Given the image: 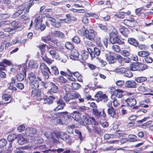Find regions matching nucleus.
<instances>
[{
	"mask_svg": "<svg viewBox=\"0 0 153 153\" xmlns=\"http://www.w3.org/2000/svg\"><path fill=\"white\" fill-rule=\"evenodd\" d=\"M92 128L93 131L98 134H100L102 131V129L100 127L96 126H93Z\"/></svg>",
	"mask_w": 153,
	"mask_h": 153,
	"instance_id": "obj_37",
	"label": "nucleus"
},
{
	"mask_svg": "<svg viewBox=\"0 0 153 153\" xmlns=\"http://www.w3.org/2000/svg\"><path fill=\"white\" fill-rule=\"evenodd\" d=\"M51 69L53 71V73L54 74L55 76L58 75L59 73L58 69L56 67L53 65L51 66Z\"/></svg>",
	"mask_w": 153,
	"mask_h": 153,
	"instance_id": "obj_51",
	"label": "nucleus"
},
{
	"mask_svg": "<svg viewBox=\"0 0 153 153\" xmlns=\"http://www.w3.org/2000/svg\"><path fill=\"white\" fill-rule=\"evenodd\" d=\"M30 88L32 90L37 89L39 87V82L37 80L31 82Z\"/></svg>",
	"mask_w": 153,
	"mask_h": 153,
	"instance_id": "obj_26",
	"label": "nucleus"
},
{
	"mask_svg": "<svg viewBox=\"0 0 153 153\" xmlns=\"http://www.w3.org/2000/svg\"><path fill=\"white\" fill-rule=\"evenodd\" d=\"M51 89L48 91L47 94H51L53 93H56L58 91V87L53 83H51Z\"/></svg>",
	"mask_w": 153,
	"mask_h": 153,
	"instance_id": "obj_21",
	"label": "nucleus"
},
{
	"mask_svg": "<svg viewBox=\"0 0 153 153\" xmlns=\"http://www.w3.org/2000/svg\"><path fill=\"white\" fill-rule=\"evenodd\" d=\"M126 87L128 88H135L137 87V84L134 80H129L126 81Z\"/></svg>",
	"mask_w": 153,
	"mask_h": 153,
	"instance_id": "obj_18",
	"label": "nucleus"
},
{
	"mask_svg": "<svg viewBox=\"0 0 153 153\" xmlns=\"http://www.w3.org/2000/svg\"><path fill=\"white\" fill-rule=\"evenodd\" d=\"M64 89L66 92V95L68 94V93L70 92L71 90L70 86L68 85H65L64 87Z\"/></svg>",
	"mask_w": 153,
	"mask_h": 153,
	"instance_id": "obj_58",
	"label": "nucleus"
},
{
	"mask_svg": "<svg viewBox=\"0 0 153 153\" xmlns=\"http://www.w3.org/2000/svg\"><path fill=\"white\" fill-rule=\"evenodd\" d=\"M78 33L81 35H84L86 38L91 41H94L96 33L93 29L88 30L85 27H83L81 30L78 31Z\"/></svg>",
	"mask_w": 153,
	"mask_h": 153,
	"instance_id": "obj_1",
	"label": "nucleus"
},
{
	"mask_svg": "<svg viewBox=\"0 0 153 153\" xmlns=\"http://www.w3.org/2000/svg\"><path fill=\"white\" fill-rule=\"evenodd\" d=\"M136 64H138L139 65V67L140 69L142 71L146 69L147 68V66L145 64H143L141 63L137 62Z\"/></svg>",
	"mask_w": 153,
	"mask_h": 153,
	"instance_id": "obj_48",
	"label": "nucleus"
},
{
	"mask_svg": "<svg viewBox=\"0 0 153 153\" xmlns=\"http://www.w3.org/2000/svg\"><path fill=\"white\" fill-rule=\"evenodd\" d=\"M59 138L63 140H66L68 138V135L66 133L60 131L58 132V136H57V139H59Z\"/></svg>",
	"mask_w": 153,
	"mask_h": 153,
	"instance_id": "obj_27",
	"label": "nucleus"
},
{
	"mask_svg": "<svg viewBox=\"0 0 153 153\" xmlns=\"http://www.w3.org/2000/svg\"><path fill=\"white\" fill-rule=\"evenodd\" d=\"M56 98L53 96H49L48 97L44 98L43 97V100L44 103L50 104H52L53 102V100H55Z\"/></svg>",
	"mask_w": 153,
	"mask_h": 153,
	"instance_id": "obj_20",
	"label": "nucleus"
},
{
	"mask_svg": "<svg viewBox=\"0 0 153 153\" xmlns=\"http://www.w3.org/2000/svg\"><path fill=\"white\" fill-rule=\"evenodd\" d=\"M40 68L42 73L46 72H48L50 74H51L49 68L47 67L46 64L43 62L41 63L40 65Z\"/></svg>",
	"mask_w": 153,
	"mask_h": 153,
	"instance_id": "obj_23",
	"label": "nucleus"
},
{
	"mask_svg": "<svg viewBox=\"0 0 153 153\" xmlns=\"http://www.w3.org/2000/svg\"><path fill=\"white\" fill-rule=\"evenodd\" d=\"M50 40H51V37L49 36L42 37L41 38V40L47 44L49 43Z\"/></svg>",
	"mask_w": 153,
	"mask_h": 153,
	"instance_id": "obj_46",
	"label": "nucleus"
},
{
	"mask_svg": "<svg viewBox=\"0 0 153 153\" xmlns=\"http://www.w3.org/2000/svg\"><path fill=\"white\" fill-rule=\"evenodd\" d=\"M123 22L126 26L130 27H135L136 23V21L133 18H131L130 20L125 19Z\"/></svg>",
	"mask_w": 153,
	"mask_h": 153,
	"instance_id": "obj_12",
	"label": "nucleus"
},
{
	"mask_svg": "<svg viewBox=\"0 0 153 153\" xmlns=\"http://www.w3.org/2000/svg\"><path fill=\"white\" fill-rule=\"evenodd\" d=\"M65 47L67 49L69 50H71L73 48L72 45L68 42H67L65 43Z\"/></svg>",
	"mask_w": 153,
	"mask_h": 153,
	"instance_id": "obj_63",
	"label": "nucleus"
},
{
	"mask_svg": "<svg viewBox=\"0 0 153 153\" xmlns=\"http://www.w3.org/2000/svg\"><path fill=\"white\" fill-rule=\"evenodd\" d=\"M95 98H97L99 101H102L104 102L107 101V97L105 94H103L101 91L98 92L94 96Z\"/></svg>",
	"mask_w": 153,
	"mask_h": 153,
	"instance_id": "obj_8",
	"label": "nucleus"
},
{
	"mask_svg": "<svg viewBox=\"0 0 153 153\" xmlns=\"http://www.w3.org/2000/svg\"><path fill=\"white\" fill-rule=\"evenodd\" d=\"M89 52L88 51H84L82 54V57L83 59H86L88 58Z\"/></svg>",
	"mask_w": 153,
	"mask_h": 153,
	"instance_id": "obj_61",
	"label": "nucleus"
},
{
	"mask_svg": "<svg viewBox=\"0 0 153 153\" xmlns=\"http://www.w3.org/2000/svg\"><path fill=\"white\" fill-rule=\"evenodd\" d=\"M120 31L122 34L126 37H128L129 33L128 30L124 26L121 27L119 29Z\"/></svg>",
	"mask_w": 153,
	"mask_h": 153,
	"instance_id": "obj_25",
	"label": "nucleus"
},
{
	"mask_svg": "<svg viewBox=\"0 0 153 153\" xmlns=\"http://www.w3.org/2000/svg\"><path fill=\"white\" fill-rule=\"evenodd\" d=\"M79 55L78 51L75 49H73L71 51L70 58L74 60H77L78 58Z\"/></svg>",
	"mask_w": 153,
	"mask_h": 153,
	"instance_id": "obj_19",
	"label": "nucleus"
},
{
	"mask_svg": "<svg viewBox=\"0 0 153 153\" xmlns=\"http://www.w3.org/2000/svg\"><path fill=\"white\" fill-rule=\"evenodd\" d=\"M5 69V67H0V77L2 78H5L6 77V74L5 73L1 71V70H4Z\"/></svg>",
	"mask_w": 153,
	"mask_h": 153,
	"instance_id": "obj_56",
	"label": "nucleus"
},
{
	"mask_svg": "<svg viewBox=\"0 0 153 153\" xmlns=\"http://www.w3.org/2000/svg\"><path fill=\"white\" fill-rule=\"evenodd\" d=\"M56 80L58 82L62 83H65L67 81L66 79H65L61 76H60L56 78Z\"/></svg>",
	"mask_w": 153,
	"mask_h": 153,
	"instance_id": "obj_45",
	"label": "nucleus"
},
{
	"mask_svg": "<svg viewBox=\"0 0 153 153\" xmlns=\"http://www.w3.org/2000/svg\"><path fill=\"white\" fill-rule=\"evenodd\" d=\"M128 42L129 44L136 47L138 45V42L134 38H128Z\"/></svg>",
	"mask_w": 153,
	"mask_h": 153,
	"instance_id": "obj_28",
	"label": "nucleus"
},
{
	"mask_svg": "<svg viewBox=\"0 0 153 153\" xmlns=\"http://www.w3.org/2000/svg\"><path fill=\"white\" fill-rule=\"evenodd\" d=\"M125 14L126 12H121L114 14V16L119 18L122 19L124 18Z\"/></svg>",
	"mask_w": 153,
	"mask_h": 153,
	"instance_id": "obj_40",
	"label": "nucleus"
},
{
	"mask_svg": "<svg viewBox=\"0 0 153 153\" xmlns=\"http://www.w3.org/2000/svg\"><path fill=\"white\" fill-rule=\"evenodd\" d=\"M31 95L33 97H37V100L39 101L42 100L43 97L42 96V94L41 91L39 89L32 90L31 92Z\"/></svg>",
	"mask_w": 153,
	"mask_h": 153,
	"instance_id": "obj_10",
	"label": "nucleus"
},
{
	"mask_svg": "<svg viewBox=\"0 0 153 153\" xmlns=\"http://www.w3.org/2000/svg\"><path fill=\"white\" fill-rule=\"evenodd\" d=\"M23 9L22 10H19L17 12L15 13L13 15L12 17L13 18H15L20 15L23 12Z\"/></svg>",
	"mask_w": 153,
	"mask_h": 153,
	"instance_id": "obj_54",
	"label": "nucleus"
},
{
	"mask_svg": "<svg viewBox=\"0 0 153 153\" xmlns=\"http://www.w3.org/2000/svg\"><path fill=\"white\" fill-rule=\"evenodd\" d=\"M118 33L114 30L110 34V41L112 44L117 43L119 45L124 44V42L119 38Z\"/></svg>",
	"mask_w": 153,
	"mask_h": 153,
	"instance_id": "obj_2",
	"label": "nucleus"
},
{
	"mask_svg": "<svg viewBox=\"0 0 153 153\" xmlns=\"http://www.w3.org/2000/svg\"><path fill=\"white\" fill-rule=\"evenodd\" d=\"M51 24L55 27H58L61 26V24L59 22H56L55 20L52 23H50Z\"/></svg>",
	"mask_w": 153,
	"mask_h": 153,
	"instance_id": "obj_60",
	"label": "nucleus"
},
{
	"mask_svg": "<svg viewBox=\"0 0 153 153\" xmlns=\"http://www.w3.org/2000/svg\"><path fill=\"white\" fill-rule=\"evenodd\" d=\"M43 59L46 62L49 64H51L53 61V60L48 58L46 56H45L44 58H43Z\"/></svg>",
	"mask_w": 153,
	"mask_h": 153,
	"instance_id": "obj_64",
	"label": "nucleus"
},
{
	"mask_svg": "<svg viewBox=\"0 0 153 153\" xmlns=\"http://www.w3.org/2000/svg\"><path fill=\"white\" fill-rule=\"evenodd\" d=\"M87 51L89 52L92 59L95 57V55L97 56L100 55V49L97 48H94V51L91 48L87 47Z\"/></svg>",
	"mask_w": 153,
	"mask_h": 153,
	"instance_id": "obj_7",
	"label": "nucleus"
},
{
	"mask_svg": "<svg viewBox=\"0 0 153 153\" xmlns=\"http://www.w3.org/2000/svg\"><path fill=\"white\" fill-rule=\"evenodd\" d=\"M27 140L21 135H19L18 137V142L20 145H23L26 143Z\"/></svg>",
	"mask_w": 153,
	"mask_h": 153,
	"instance_id": "obj_29",
	"label": "nucleus"
},
{
	"mask_svg": "<svg viewBox=\"0 0 153 153\" xmlns=\"http://www.w3.org/2000/svg\"><path fill=\"white\" fill-rule=\"evenodd\" d=\"M11 25L13 26L12 27L13 30L15 31V30L19 28V26L18 23L16 21H13L11 22Z\"/></svg>",
	"mask_w": 153,
	"mask_h": 153,
	"instance_id": "obj_53",
	"label": "nucleus"
},
{
	"mask_svg": "<svg viewBox=\"0 0 153 153\" xmlns=\"http://www.w3.org/2000/svg\"><path fill=\"white\" fill-rule=\"evenodd\" d=\"M112 92H113L114 94V95H115V97L118 98H121L123 96V92L121 90L117 89L115 91H112Z\"/></svg>",
	"mask_w": 153,
	"mask_h": 153,
	"instance_id": "obj_30",
	"label": "nucleus"
},
{
	"mask_svg": "<svg viewBox=\"0 0 153 153\" xmlns=\"http://www.w3.org/2000/svg\"><path fill=\"white\" fill-rule=\"evenodd\" d=\"M26 69V67L25 64H22V65H20L15 66L10 69L11 71L15 73L16 72H21V71L23 73L25 72V70Z\"/></svg>",
	"mask_w": 153,
	"mask_h": 153,
	"instance_id": "obj_6",
	"label": "nucleus"
},
{
	"mask_svg": "<svg viewBox=\"0 0 153 153\" xmlns=\"http://www.w3.org/2000/svg\"><path fill=\"white\" fill-rule=\"evenodd\" d=\"M56 102L57 106L54 109V111H57L59 110L63 109L65 105V103L62 100L59 99L58 100H56Z\"/></svg>",
	"mask_w": 153,
	"mask_h": 153,
	"instance_id": "obj_14",
	"label": "nucleus"
},
{
	"mask_svg": "<svg viewBox=\"0 0 153 153\" xmlns=\"http://www.w3.org/2000/svg\"><path fill=\"white\" fill-rule=\"evenodd\" d=\"M71 88L73 89L77 90L81 87V85L79 84L74 82L72 83Z\"/></svg>",
	"mask_w": 153,
	"mask_h": 153,
	"instance_id": "obj_44",
	"label": "nucleus"
},
{
	"mask_svg": "<svg viewBox=\"0 0 153 153\" xmlns=\"http://www.w3.org/2000/svg\"><path fill=\"white\" fill-rule=\"evenodd\" d=\"M28 77L30 82L33 81L34 80H37V78L36 76V73L35 72H30L29 74Z\"/></svg>",
	"mask_w": 153,
	"mask_h": 153,
	"instance_id": "obj_33",
	"label": "nucleus"
},
{
	"mask_svg": "<svg viewBox=\"0 0 153 153\" xmlns=\"http://www.w3.org/2000/svg\"><path fill=\"white\" fill-rule=\"evenodd\" d=\"M149 53L148 52L143 51L139 52L138 55L140 56L146 57L147 56H149Z\"/></svg>",
	"mask_w": 153,
	"mask_h": 153,
	"instance_id": "obj_42",
	"label": "nucleus"
},
{
	"mask_svg": "<svg viewBox=\"0 0 153 153\" xmlns=\"http://www.w3.org/2000/svg\"><path fill=\"white\" fill-rule=\"evenodd\" d=\"M71 116L74 120L76 121L79 120L80 118L79 114L77 111H74L71 113Z\"/></svg>",
	"mask_w": 153,
	"mask_h": 153,
	"instance_id": "obj_32",
	"label": "nucleus"
},
{
	"mask_svg": "<svg viewBox=\"0 0 153 153\" xmlns=\"http://www.w3.org/2000/svg\"><path fill=\"white\" fill-rule=\"evenodd\" d=\"M4 64H5L7 65H10L11 64V63L10 61L5 59L3 60L2 62L0 63V66L1 67H4L5 68V66Z\"/></svg>",
	"mask_w": 153,
	"mask_h": 153,
	"instance_id": "obj_38",
	"label": "nucleus"
},
{
	"mask_svg": "<svg viewBox=\"0 0 153 153\" xmlns=\"http://www.w3.org/2000/svg\"><path fill=\"white\" fill-rule=\"evenodd\" d=\"M126 69L124 67H122L119 68H117L114 70V71L117 73L121 74L125 72Z\"/></svg>",
	"mask_w": 153,
	"mask_h": 153,
	"instance_id": "obj_47",
	"label": "nucleus"
},
{
	"mask_svg": "<svg viewBox=\"0 0 153 153\" xmlns=\"http://www.w3.org/2000/svg\"><path fill=\"white\" fill-rule=\"evenodd\" d=\"M58 132H54L51 133L50 132H47L44 134L45 135L47 138L49 139H54L55 137H56L57 138V136H58Z\"/></svg>",
	"mask_w": 153,
	"mask_h": 153,
	"instance_id": "obj_17",
	"label": "nucleus"
},
{
	"mask_svg": "<svg viewBox=\"0 0 153 153\" xmlns=\"http://www.w3.org/2000/svg\"><path fill=\"white\" fill-rule=\"evenodd\" d=\"M36 132V130L35 128H27L25 130V134L26 136H30L32 137V140L36 141V140L37 141L38 139H39V137H34L32 136L35 134Z\"/></svg>",
	"mask_w": 153,
	"mask_h": 153,
	"instance_id": "obj_3",
	"label": "nucleus"
},
{
	"mask_svg": "<svg viewBox=\"0 0 153 153\" xmlns=\"http://www.w3.org/2000/svg\"><path fill=\"white\" fill-rule=\"evenodd\" d=\"M137 136L134 135H129L128 136L129 140L130 142H133L136 141V139Z\"/></svg>",
	"mask_w": 153,
	"mask_h": 153,
	"instance_id": "obj_62",
	"label": "nucleus"
},
{
	"mask_svg": "<svg viewBox=\"0 0 153 153\" xmlns=\"http://www.w3.org/2000/svg\"><path fill=\"white\" fill-rule=\"evenodd\" d=\"M24 76L23 74L19 73L16 76V79L18 81L21 82L24 80Z\"/></svg>",
	"mask_w": 153,
	"mask_h": 153,
	"instance_id": "obj_52",
	"label": "nucleus"
},
{
	"mask_svg": "<svg viewBox=\"0 0 153 153\" xmlns=\"http://www.w3.org/2000/svg\"><path fill=\"white\" fill-rule=\"evenodd\" d=\"M35 149H38L40 150L41 153H50L51 152H55L56 150L53 149H48L45 145H41L35 147Z\"/></svg>",
	"mask_w": 153,
	"mask_h": 153,
	"instance_id": "obj_9",
	"label": "nucleus"
},
{
	"mask_svg": "<svg viewBox=\"0 0 153 153\" xmlns=\"http://www.w3.org/2000/svg\"><path fill=\"white\" fill-rule=\"evenodd\" d=\"M120 53L124 56H128L130 54V52L126 50H122L121 51Z\"/></svg>",
	"mask_w": 153,
	"mask_h": 153,
	"instance_id": "obj_57",
	"label": "nucleus"
},
{
	"mask_svg": "<svg viewBox=\"0 0 153 153\" xmlns=\"http://www.w3.org/2000/svg\"><path fill=\"white\" fill-rule=\"evenodd\" d=\"M112 48L113 51L117 52H119L120 51V47L117 45H114L112 46Z\"/></svg>",
	"mask_w": 153,
	"mask_h": 153,
	"instance_id": "obj_55",
	"label": "nucleus"
},
{
	"mask_svg": "<svg viewBox=\"0 0 153 153\" xmlns=\"http://www.w3.org/2000/svg\"><path fill=\"white\" fill-rule=\"evenodd\" d=\"M11 3L10 0H0L1 7L3 10H4L5 6L6 5L8 8H10L12 7V6L10 5Z\"/></svg>",
	"mask_w": 153,
	"mask_h": 153,
	"instance_id": "obj_13",
	"label": "nucleus"
},
{
	"mask_svg": "<svg viewBox=\"0 0 153 153\" xmlns=\"http://www.w3.org/2000/svg\"><path fill=\"white\" fill-rule=\"evenodd\" d=\"M82 118L84 122L87 125H91L93 123L94 126H97L99 124L97 122L95 121L94 117L83 116Z\"/></svg>",
	"mask_w": 153,
	"mask_h": 153,
	"instance_id": "obj_5",
	"label": "nucleus"
},
{
	"mask_svg": "<svg viewBox=\"0 0 153 153\" xmlns=\"http://www.w3.org/2000/svg\"><path fill=\"white\" fill-rule=\"evenodd\" d=\"M136 64H132L130 65L129 69L130 70L132 71H140V69L139 67V65H135Z\"/></svg>",
	"mask_w": 153,
	"mask_h": 153,
	"instance_id": "obj_39",
	"label": "nucleus"
},
{
	"mask_svg": "<svg viewBox=\"0 0 153 153\" xmlns=\"http://www.w3.org/2000/svg\"><path fill=\"white\" fill-rule=\"evenodd\" d=\"M60 117V113H53L50 114V116H48V117L52 118L51 120H55L57 119Z\"/></svg>",
	"mask_w": 153,
	"mask_h": 153,
	"instance_id": "obj_36",
	"label": "nucleus"
},
{
	"mask_svg": "<svg viewBox=\"0 0 153 153\" xmlns=\"http://www.w3.org/2000/svg\"><path fill=\"white\" fill-rule=\"evenodd\" d=\"M53 34L54 37L62 39H64L65 37V34L59 30H54Z\"/></svg>",
	"mask_w": 153,
	"mask_h": 153,
	"instance_id": "obj_24",
	"label": "nucleus"
},
{
	"mask_svg": "<svg viewBox=\"0 0 153 153\" xmlns=\"http://www.w3.org/2000/svg\"><path fill=\"white\" fill-rule=\"evenodd\" d=\"M7 143V140L4 139L0 140V148H2L5 147Z\"/></svg>",
	"mask_w": 153,
	"mask_h": 153,
	"instance_id": "obj_50",
	"label": "nucleus"
},
{
	"mask_svg": "<svg viewBox=\"0 0 153 153\" xmlns=\"http://www.w3.org/2000/svg\"><path fill=\"white\" fill-rule=\"evenodd\" d=\"M28 65L29 67L31 68L37 69L38 68V65L34 61H30L28 63Z\"/></svg>",
	"mask_w": 153,
	"mask_h": 153,
	"instance_id": "obj_35",
	"label": "nucleus"
},
{
	"mask_svg": "<svg viewBox=\"0 0 153 153\" xmlns=\"http://www.w3.org/2000/svg\"><path fill=\"white\" fill-rule=\"evenodd\" d=\"M111 99L112 100V102L113 103V105L114 107H116L120 105V103L117 100L115 95H112L111 96Z\"/></svg>",
	"mask_w": 153,
	"mask_h": 153,
	"instance_id": "obj_34",
	"label": "nucleus"
},
{
	"mask_svg": "<svg viewBox=\"0 0 153 153\" xmlns=\"http://www.w3.org/2000/svg\"><path fill=\"white\" fill-rule=\"evenodd\" d=\"M107 111L108 115L112 118H115L116 119H117L118 118V116L116 114L115 110L113 107L108 108Z\"/></svg>",
	"mask_w": 153,
	"mask_h": 153,
	"instance_id": "obj_15",
	"label": "nucleus"
},
{
	"mask_svg": "<svg viewBox=\"0 0 153 153\" xmlns=\"http://www.w3.org/2000/svg\"><path fill=\"white\" fill-rule=\"evenodd\" d=\"M126 105L128 106H132L136 104V101L134 98H129L125 100Z\"/></svg>",
	"mask_w": 153,
	"mask_h": 153,
	"instance_id": "obj_22",
	"label": "nucleus"
},
{
	"mask_svg": "<svg viewBox=\"0 0 153 153\" xmlns=\"http://www.w3.org/2000/svg\"><path fill=\"white\" fill-rule=\"evenodd\" d=\"M105 56L106 60L109 63H114L116 61V58L114 56L111 55L110 53L105 54Z\"/></svg>",
	"mask_w": 153,
	"mask_h": 153,
	"instance_id": "obj_16",
	"label": "nucleus"
},
{
	"mask_svg": "<svg viewBox=\"0 0 153 153\" xmlns=\"http://www.w3.org/2000/svg\"><path fill=\"white\" fill-rule=\"evenodd\" d=\"M94 41L96 42L97 45L98 46L101 47L102 46L100 38L98 37V38H96L94 39Z\"/></svg>",
	"mask_w": 153,
	"mask_h": 153,
	"instance_id": "obj_59",
	"label": "nucleus"
},
{
	"mask_svg": "<svg viewBox=\"0 0 153 153\" xmlns=\"http://www.w3.org/2000/svg\"><path fill=\"white\" fill-rule=\"evenodd\" d=\"M147 80V79L145 77H140L136 78L135 80L138 83H141L145 82Z\"/></svg>",
	"mask_w": 153,
	"mask_h": 153,
	"instance_id": "obj_41",
	"label": "nucleus"
},
{
	"mask_svg": "<svg viewBox=\"0 0 153 153\" xmlns=\"http://www.w3.org/2000/svg\"><path fill=\"white\" fill-rule=\"evenodd\" d=\"M90 90V89H88L87 91L85 90V92H84V97H85V98L88 100H90L91 98V96L89 95V93Z\"/></svg>",
	"mask_w": 153,
	"mask_h": 153,
	"instance_id": "obj_49",
	"label": "nucleus"
},
{
	"mask_svg": "<svg viewBox=\"0 0 153 153\" xmlns=\"http://www.w3.org/2000/svg\"><path fill=\"white\" fill-rule=\"evenodd\" d=\"M49 52L50 54L52 56H53V57L55 59H59V56L55 49H54L53 48Z\"/></svg>",
	"mask_w": 153,
	"mask_h": 153,
	"instance_id": "obj_31",
	"label": "nucleus"
},
{
	"mask_svg": "<svg viewBox=\"0 0 153 153\" xmlns=\"http://www.w3.org/2000/svg\"><path fill=\"white\" fill-rule=\"evenodd\" d=\"M80 95L78 93L67 94L65 95L63 99L66 102H68L70 100H74L79 98Z\"/></svg>",
	"mask_w": 153,
	"mask_h": 153,
	"instance_id": "obj_4",
	"label": "nucleus"
},
{
	"mask_svg": "<svg viewBox=\"0 0 153 153\" xmlns=\"http://www.w3.org/2000/svg\"><path fill=\"white\" fill-rule=\"evenodd\" d=\"M117 60L122 66L124 65L125 63L130 62L131 59L129 58H124L120 55L117 56Z\"/></svg>",
	"mask_w": 153,
	"mask_h": 153,
	"instance_id": "obj_11",
	"label": "nucleus"
},
{
	"mask_svg": "<svg viewBox=\"0 0 153 153\" xmlns=\"http://www.w3.org/2000/svg\"><path fill=\"white\" fill-rule=\"evenodd\" d=\"M16 138V135L14 134H10L8 136L7 139L9 142H12Z\"/></svg>",
	"mask_w": 153,
	"mask_h": 153,
	"instance_id": "obj_43",
	"label": "nucleus"
}]
</instances>
